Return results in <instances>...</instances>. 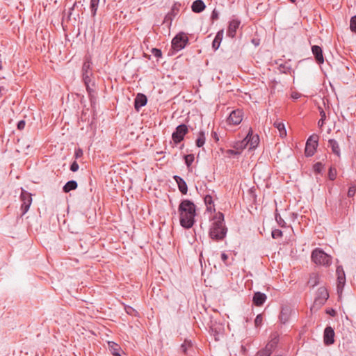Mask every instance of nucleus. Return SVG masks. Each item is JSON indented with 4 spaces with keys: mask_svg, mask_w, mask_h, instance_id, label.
<instances>
[{
    "mask_svg": "<svg viewBox=\"0 0 356 356\" xmlns=\"http://www.w3.org/2000/svg\"><path fill=\"white\" fill-rule=\"evenodd\" d=\"M320 115H321L320 122H322V124H321V126H323L324 124V121L326 118L325 112L323 110H321L320 111Z\"/></svg>",
    "mask_w": 356,
    "mask_h": 356,
    "instance_id": "09e8293b",
    "label": "nucleus"
},
{
    "mask_svg": "<svg viewBox=\"0 0 356 356\" xmlns=\"http://www.w3.org/2000/svg\"><path fill=\"white\" fill-rule=\"evenodd\" d=\"M248 145V142H247L245 138L241 140V141H238V142H236L234 146V147L240 151V152L244 149L245 148H246V147Z\"/></svg>",
    "mask_w": 356,
    "mask_h": 356,
    "instance_id": "cd10ccee",
    "label": "nucleus"
},
{
    "mask_svg": "<svg viewBox=\"0 0 356 356\" xmlns=\"http://www.w3.org/2000/svg\"><path fill=\"white\" fill-rule=\"evenodd\" d=\"M209 332L211 336L213 337L216 341L220 340V338L224 334V326L222 323H217L216 321L211 322L210 325Z\"/></svg>",
    "mask_w": 356,
    "mask_h": 356,
    "instance_id": "6e6552de",
    "label": "nucleus"
},
{
    "mask_svg": "<svg viewBox=\"0 0 356 356\" xmlns=\"http://www.w3.org/2000/svg\"><path fill=\"white\" fill-rule=\"evenodd\" d=\"M174 180L176 181L179 191L186 195L188 192V186L186 181L179 176L175 175L173 177Z\"/></svg>",
    "mask_w": 356,
    "mask_h": 356,
    "instance_id": "6ab92c4d",
    "label": "nucleus"
},
{
    "mask_svg": "<svg viewBox=\"0 0 356 356\" xmlns=\"http://www.w3.org/2000/svg\"><path fill=\"white\" fill-rule=\"evenodd\" d=\"M218 15H219L218 12L216 9H214L211 13V20H213V21L217 20L218 19Z\"/></svg>",
    "mask_w": 356,
    "mask_h": 356,
    "instance_id": "de8ad7c7",
    "label": "nucleus"
},
{
    "mask_svg": "<svg viewBox=\"0 0 356 356\" xmlns=\"http://www.w3.org/2000/svg\"><path fill=\"white\" fill-rule=\"evenodd\" d=\"M222 37H223V30H220L217 33V34L212 42V47L214 50H217L219 48L220 42L222 40Z\"/></svg>",
    "mask_w": 356,
    "mask_h": 356,
    "instance_id": "412c9836",
    "label": "nucleus"
},
{
    "mask_svg": "<svg viewBox=\"0 0 356 356\" xmlns=\"http://www.w3.org/2000/svg\"><path fill=\"white\" fill-rule=\"evenodd\" d=\"M312 51L314 56L315 60L317 63L322 64L324 62V57L323 55V51L321 47L318 45H313L312 47Z\"/></svg>",
    "mask_w": 356,
    "mask_h": 356,
    "instance_id": "f3484780",
    "label": "nucleus"
},
{
    "mask_svg": "<svg viewBox=\"0 0 356 356\" xmlns=\"http://www.w3.org/2000/svg\"><path fill=\"white\" fill-rule=\"evenodd\" d=\"M205 8V3L202 0H195L193 2L191 6L192 11L195 13H200L202 12Z\"/></svg>",
    "mask_w": 356,
    "mask_h": 356,
    "instance_id": "aec40b11",
    "label": "nucleus"
},
{
    "mask_svg": "<svg viewBox=\"0 0 356 356\" xmlns=\"http://www.w3.org/2000/svg\"><path fill=\"white\" fill-rule=\"evenodd\" d=\"M90 76H91V74H86V75H82L83 80L84 81L86 86H90V84L91 83Z\"/></svg>",
    "mask_w": 356,
    "mask_h": 356,
    "instance_id": "a19ab883",
    "label": "nucleus"
},
{
    "mask_svg": "<svg viewBox=\"0 0 356 356\" xmlns=\"http://www.w3.org/2000/svg\"><path fill=\"white\" fill-rule=\"evenodd\" d=\"M86 87L87 92L88 93V95H89V98H90L91 104L92 105L93 104H95V102L96 99V97H95L96 92L92 88H90V85L87 86Z\"/></svg>",
    "mask_w": 356,
    "mask_h": 356,
    "instance_id": "c85d7f7f",
    "label": "nucleus"
},
{
    "mask_svg": "<svg viewBox=\"0 0 356 356\" xmlns=\"http://www.w3.org/2000/svg\"><path fill=\"white\" fill-rule=\"evenodd\" d=\"M125 310H126V312L129 314V315H132V316H134L136 315V313H137V312L131 307H127L125 308Z\"/></svg>",
    "mask_w": 356,
    "mask_h": 356,
    "instance_id": "a18cd8bd",
    "label": "nucleus"
},
{
    "mask_svg": "<svg viewBox=\"0 0 356 356\" xmlns=\"http://www.w3.org/2000/svg\"><path fill=\"white\" fill-rule=\"evenodd\" d=\"M350 29L352 32L356 33V15H355L350 18Z\"/></svg>",
    "mask_w": 356,
    "mask_h": 356,
    "instance_id": "473e14b6",
    "label": "nucleus"
},
{
    "mask_svg": "<svg viewBox=\"0 0 356 356\" xmlns=\"http://www.w3.org/2000/svg\"><path fill=\"white\" fill-rule=\"evenodd\" d=\"M191 346V341H185L184 343L181 346V350L184 353L186 354L188 348H189Z\"/></svg>",
    "mask_w": 356,
    "mask_h": 356,
    "instance_id": "c9c22d12",
    "label": "nucleus"
},
{
    "mask_svg": "<svg viewBox=\"0 0 356 356\" xmlns=\"http://www.w3.org/2000/svg\"><path fill=\"white\" fill-rule=\"evenodd\" d=\"M291 2H294L296 0H290Z\"/></svg>",
    "mask_w": 356,
    "mask_h": 356,
    "instance_id": "052dcab7",
    "label": "nucleus"
},
{
    "mask_svg": "<svg viewBox=\"0 0 356 356\" xmlns=\"http://www.w3.org/2000/svg\"><path fill=\"white\" fill-rule=\"evenodd\" d=\"M271 234L272 237L275 239L282 236V232L276 229L272 231Z\"/></svg>",
    "mask_w": 356,
    "mask_h": 356,
    "instance_id": "4c0bfd02",
    "label": "nucleus"
},
{
    "mask_svg": "<svg viewBox=\"0 0 356 356\" xmlns=\"http://www.w3.org/2000/svg\"><path fill=\"white\" fill-rule=\"evenodd\" d=\"M180 225L185 229L191 228L195 223L196 206L190 200H183L178 207Z\"/></svg>",
    "mask_w": 356,
    "mask_h": 356,
    "instance_id": "f257e3e1",
    "label": "nucleus"
},
{
    "mask_svg": "<svg viewBox=\"0 0 356 356\" xmlns=\"http://www.w3.org/2000/svg\"><path fill=\"white\" fill-rule=\"evenodd\" d=\"M329 298V293L325 287H320L316 293V296L314 299V304L316 305L321 306L325 304Z\"/></svg>",
    "mask_w": 356,
    "mask_h": 356,
    "instance_id": "9d476101",
    "label": "nucleus"
},
{
    "mask_svg": "<svg viewBox=\"0 0 356 356\" xmlns=\"http://www.w3.org/2000/svg\"><path fill=\"white\" fill-rule=\"evenodd\" d=\"M151 51L152 54L156 58H160L162 56V52L159 49L152 48Z\"/></svg>",
    "mask_w": 356,
    "mask_h": 356,
    "instance_id": "58836bf2",
    "label": "nucleus"
},
{
    "mask_svg": "<svg viewBox=\"0 0 356 356\" xmlns=\"http://www.w3.org/2000/svg\"><path fill=\"white\" fill-rule=\"evenodd\" d=\"M205 132L203 130H200L195 140L196 146L198 147H202L205 143Z\"/></svg>",
    "mask_w": 356,
    "mask_h": 356,
    "instance_id": "393cba45",
    "label": "nucleus"
},
{
    "mask_svg": "<svg viewBox=\"0 0 356 356\" xmlns=\"http://www.w3.org/2000/svg\"><path fill=\"white\" fill-rule=\"evenodd\" d=\"M184 159L186 166L189 168L191 166L193 162L194 161V155L192 154H187L184 156Z\"/></svg>",
    "mask_w": 356,
    "mask_h": 356,
    "instance_id": "2f4dec72",
    "label": "nucleus"
},
{
    "mask_svg": "<svg viewBox=\"0 0 356 356\" xmlns=\"http://www.w3.org/2000/svg\"><path fill=\"white\" fill-rule=\"evenodd\" d=\"M78 186L77 182L74 180L68 181L63 187V191L65 193H69L72 190L76 189Z\"/></svg>",
    "mask_w": 356,
    "mask_h": 356,
    "instance_id": "4be33fe9",
    "label": "nucleus"
},
{
    "mask_svg": "<svg viewBox=\"0 0 356 356\" xmlns=\"http://www.w3.org/2000/svg\"><path fill=\"white\" fill-rule=\"evenodd\" d=\"M26 125V122L24 120H20L18 122L17 124V128L18 130L22 131L24 129Z\"/></svg>",
    "mask_w": 356,
    "mask_h": 356,
    "instance_id": "c03bdc74",
    "label": "nucleus"
},
{
    "mask_svg": "<svg viewBox=\"0 0 356 356\" xmlns=\"http://www.w3.org/2000/svg\"><path fill=\"white\" fill-rule=\"evenodd\" d=\"M83 156V151L81 149H78L75 151L74 156L76 159H79Z\"/></svg>",
    "mask_w": 356,
    "mask_h": 356,
    "instance_id": "8fccbe9b",
    "label": "nucleus"
},
{
    "mask_svg": "<svg viewBox=\"0 0 356 356\" xmlns=\"http://www.w3.org/2000/svg\"><path fill=\"white\" fill-rule=\"evenodd\" d=\"M319 284V276L316 273H312L307 282V284L314 288Z\"/></svg>",
    "mask_w": 356,
    "mask_h": 356,
    "instance_id": "a878e982",
    "label": "nucleus"
},
{
    "mask_svg": "<svg viewBox=\"0 0 356 356\" xmlns=\"http://www.w3.org/2000/svg\"><path fill=\"white\" fill-rule=\"evenodd\" d=\"M329 147H331L332 152L337 155L338 156H340V148L339 146V144L337 140L334 139H330L328 140Z\"/></svg>",
    "mask_w": 356,
    "mask_h": 356,
    "instance_id": "b1692460",
    "label": "nucleus"
},
{
    "mask_svg": "<svg viewBox=\"0 0 356 356\" xmlns=\"http://www.w3.org/2000/svg\"><path fill=\"white\" fill-rule=\"evenodd\" d=\"M355 193H356V186H352L349 187V188H348V196L349 197H353L355 195Z\"/></svg>",
    "mask_w": 356,
    "mask_h": 356,
    "instance_id": "79ce46f5",
    "label": "nucleus"
},
{
    "mask_svg": "<svg viewBox=\"0 0 356 356\" xmlns=\"http://www.w3.org/2000/svg\"><path fill=\"white\" fill-rule=\"evenodd\" d=\"M278 70L280 72V73L283 74H291V66L289 63V62H285L283 64H280L278 66Z\"/></svg>",
    "mask_w": 356,
    "mask_h": 356,
    "instance_id": "bb28decb",
    "label": "nucleus"
},
{
    "mask_svg": "<svg viewBox=\"0 0 356 356\" xmlns=\"http://www.w3.org/2000/svg\"><path fill=\"white\" fill-rule=\"evenodd\" d=\"M322 124V122H320V120L318 122V126L321 127V124Z\"/></svg>",
    "mask_w": 356,
    "mask_h": 356,
    "instance_id": "13d9d810",
    "label": "nucleus"
},
{
    "mask_svg": "<svg viewBox=\"0 0 356 356\" xmlns=\"http://www.w3.org/2000/svg\"><path fill=\"white\" fill-rule=\"evenodd\" d=\"M335 333L331 326H327L323 332V341L325 345L330 346L334 343Z\"/></svg>",
    "mask_w": 356,
    "mask_h": 356,
    "instance_id": "f8f14e48",
    "label": "nucleus"
},
{
    "mask_svg": "<svg viewBox=\"0 0 356 356\" xmlns=\"http://www.w3.org/2000/svg\"><path fill=\"white\" fill-rule=\"evenodd\" d=\"M327 314L334 317L337 315V312L334 309H330L327 310Z\"/></svg>",
    "mask_w": 356,
    "mask_h": 356,
    "instance_id": "3c124183",
    "label": "nucleus"
},
{
    "mask_svg": "<svg viewBox=\"0 0 356 356\" xmlns=\"http://www.w3.org/2000/svg\"><path fill=\"white\" fill-rule=\"evenodd\" d=\"M75 4H76V3L74 4V6H75ZM73 9H74V7H72V8H70V10H72Z\"/></svg>",
    "mask_w": 356,
    "mask_h": 356,
    "instance_id": "bf43d9fd",
    "label": "nucleus"
},
{
    "mask_svg": "<svg viewBox=\"0 0 356 356\" xmlns=\"http://www.w3.org/2000/svg\"><path fill=\"white\" fill-rule=\"evenodd\" d=\"M337 177V170L335 168H333L332 167L330 168L329 172H328V177L330 180L333 181L336 179Z\"/></svg>",
    "mask_w": 356,
    "mask_h": 356,
    "instance_id": "f704fd0d",
    "label": "nucleus"
},
{
    "mask_svg": "<svg viewBox=\"0 0 356 356\" xmlns=\"http://www.w3.org/2000/svg\"><path fill=\"white\" fill-rule=\"evenodd\" d=\"M273 125L278 129L281 138H284L286 136V130L283 122L277 120L274 122Z\"/></svg>",
    "mask_w": 356,
    "mask_h": 356,
    "instance_id": "5701e85b",
    "label": "nucleus"
},
{
    "mask_svg": "<svg viewBox=\"0 0 356 356\" xmlns=\"http://www.w3.org/2000/svg\"><path fill=\"white\" fill-rule=\"evenodd\" d=\"M86 74H92L90 72V62L88 60H86L82 67V75Z\"/></svg>",
    "mask_w": 356,
    "mask_h": 356,
    "instance_id": "7c9ffc66",
    "label": "nucleus"
},
{
    "mask_svg": "<svg viewBox=\"0 0 356 356\" xmlns=\"http://www.w3.org/2000/svg\"><path fill=\"white\" fill-rule=\"evenodd\" d=\"M263 321V317L261 314H259L256 316L254 319V324L256 327H259L261 325Z\"/></svg>",
    "mask_w": 356,
    "mask_h": 356,
    "instance_id": "ea45409f",
    "label": "nucleus"
},
{
    "mask_svg": "<svg viewBox=\"0 0 356 356\" xmlns=\"http://www.w3.org/2000/svg\"><path fill=\"white\" fill-rule=\"evenodd\" d=\"M243 120V111L240 109L232 111L227 119L229 124L238 125Z\"/></svg>",
    "mask_w": 356,
    "mask_h": 356,
    "instance_id": "9b49d317",
    "label": "nucleus"
},
{
    "mask_svg": "<svg viewBox=\"0 0 356 356\" xmlns=\"http://www.w3.org/2000/svg\"><path fill=\"white\" fill-rule=\"evenodd\" d=\"M267 296L265 293L255 292L253 296L252 302L255 306H261L266 300Z\"/></svg>",
    "mask_w": 356,
    "mask_h": 356,
    "instance_id": "a211bd4d",
    "label": "nucleus"
},
{
    "mask_svg": "<svg viewBox=\"0 0 356 356\" xmlns=\"http://www.w3.org/2000/svg\"><path fill=\"white\" fill-rule=\"evenodd\" d=\"M300 97V95L298 92H294L291 95V97L294 99H297Z\"/></svg>",
    "mask_w": 356,
    "mask_h": 356,
    "instance_id": "5fc2aeb1",
    "label": "nucleus"
},
{
    "mask_svg": "<svg viewBox=\"0 0 356 356\" xmlns=\"http://www.w3.org/2000/svg\"><path fill=\"white\" fill-rule=\"evenodd\" d=\"M247 142H248V145L250 146V149H254L257 147L259 143V136L257 134L253 135V132L251 128H250L248 133L245 137Z\"/></svg>",
    "mask_w": 356,
    "mask_h": 356,
    "instance_id": "ddd939ff",
    "label": "nucleus"
},
{
    "mask_svg": "<svg viewBox=\"0 0 356 356\" xmlns=\"http://www.w3.org/2000/svg\"><path fill=\"white\" fill-rule=\"evenodd\" d=\"M323 168V165L321 162H317L313 165V170L317 174H319L321 172Z\"/></svg>",
    "mask_w": 356,
    "mask_h": 356,
    "instance_id": "72a5a7b5",
    "label": "nucleus"
},
{
    "mask_svg": "<svg viewBox=\"0 0 356 356\" xmlns=\"http://www.w3.org/2000/svg\"><path fill=\"white\" fill-rule=\"evenodd\" d=\"M318 138L319 137L316 134H313L309 137L305 149L306 156L309 157L314 154L318 146Z\"/></svg>",
    "mask_w": 356,
    "mask_h": 356,
    "instance_id": "423d86ee",
    "label": "nucleus"
},
{
    "mask_svg": "<svg viewBox=\"0 0 356 356\" xmlns=\"http://www.w3.org/2000/svg\"><path fill=\"white\" fill-rule=\"evenodd\" d=\"M79 164L76 161H74L70 165V170L72 172H76L79 170Z\"/></svg>",
    "mask_w": 356,
    "mask_h": 356,
    "instance_id": "49530a36",
    "label": "nucleus"
},
{
    "mask_svg": "<svg viewBox=\"0 0 356 356\" xmlns=\"http://www.w3.org/2000/svg\"><path fill=\"white\" fill-rule=\"evenodd\" d=\"M204 202L207 207L211 205L213 203L212 197L210 195H207L204 197Z\"/></svg>",
    "mask_w": 356,
    "mask_h": 356,
    "instance_id": "37998d69",
    "label": "nucleus"
},
{
    "mask_svg": "<svg viewBox=\"0 0 356 356\" xmlns=\"http://www.w3.org/2000/svg\"><path fill=\"white\" fill-rule=\"evenodd\" d=\"M147 102V98L146 95L142 93H138L135 99H134V108L137 111H139V110L144 106L146 105Z\"/></svg>",
    "mask_w": 356,
    "mask_h": 356,
    "instance_id": "2eb2a0df",
    "label": "nucleus"
},
{
    "mask_svg": "<svg viewBox=\"0 0 356 356\" xmlns=\"http://www.w3.org/2000/svg\"><path fill=\"white\" fill-rule=\"evenodd\" d=\"M228 153L232 155H236L239 154L241 152L237 149H229Z\"/></svg>",
    "mask_w": 356,
    "mask_h": 356,
    "instance_id": "864d4df0",
    "label": "nucleus"
},
{
    "mask_svg": "<svg viewBox=\"0 0 356 356\" xmlns=\"http://www.w3.org/2000/svg\"><path fill=\"white\" fill-rule=\"evenodd\" d=\"M227 229L225 225L224 214L221 212L216 213L209 229V236L211 239L219 241L226 236Z\"/></svg>",
    "mask_w": 356,
    "mask_h": 356,
    "instance_id": "f03ea898",
    "label": "nucleus"
},
{
    "mask_svg": "<svg viewBox=\"0 0 356 356\" xmlns=\"http://www.w3.org/2000/svg\"><path fill=\"white\" fill-rule=\"evenodd\" d=\"M211 136L215 139L216 141H218L219 140L218 136L216 132H212Z\"/></svg>",
    "mask_w": 356,
    "mask_h": 356,
    "instance_id": "6e6d98bb",
    "label": "nucleus"
},
{
    "mask_svg": "<svg viewBox=\"0 0 356 356\" xmlns=\"http://www.w3.org/2000/svg\"><path fill=\"white\" fill-rule=\"evenodd\" d=\"M1 69V65H0V70Z\"/></svg>",
    "mask_w": 356,
    "mask_h": 356,
    "instance_id": "680f3d73",
    "label": "nucleus"
},
{
    "mask_svg": "<svg viewBox=\"0 0 356 356\" xmlns=\"http://www.w3.org/2000/svg\"><path fill=\"white\" fill-rule=\"evenodd\" d=\"M252 42L254 43L255 45H258L259 44V43L257 42H256L255 39H252Z\"/></svg>",
    "mask_w": 356,
    "mask_h": 356,
    "instance_id": "4d7b16f0",
    "label": "nucleus"
},
{
    "mask_svg": "<svg viewBox=\"0 0 356 356\" xmlns=\"http://www.w3.org/2000/svg\"><path fill=\"white\" fill-rule=\"evenodd\" d=\"M188 129L187 125L181 124L178 125L175 131L172 134V138L175 144L177 145L181 143L184 139V136L188 134Z\"/></svg>",
    "mask_w": 356,
    "mask_h": 356,
    "instance_id": "0eeeda50",
    "label": "nucleus"
},
{
    "mask_svg": "<svg viewBox=\"0 0 356 356\" xmlns=\"http://www.w3.org/2000/svg\"><path fill=\"white\" fill-rule=\"evenodd\" d=\"M20 200L22 202V216H24L29 211L32 204V194L21 188Z\"/></svg>",
    "mask_w": 356,
    "mask_h": 356,
    "instance_id": "39448f33",
    "label": "nucleus"
},
{
    "mask_svg": "<svg viewBox=\"0 0 356 356\" xmlns=\"http://www.w3.org/2000/svg\"><path fill=\"white\" fill-rule=\"evenodd\" d=\"M293 309L289 305H284L282 307V309L280 314V320L282 323H286L289 321L290 316H291Z\"/></svg>",
    "mask_w": 356,
    "mask_h": 356,
    "instance_id": "4468645a",
    "label": "nucleus"
},
{
    "mask_svg": "<svg viewBox=\"0 0 356 356\" xmlns=\"http://www.w3.org/2000/svg\"><path fill=\"white\" fill-rule=\"evenodd\" d=\"M275 220L278 225L281 227H285V222L279 213L275 214Z\"/></svg>",
    "mask_w": 356,
    "mask_h": 356,
    "instance_id": "e433bc0d",
    "label": "nucleus"
},
{
    "mask_svg": "<svg viewBox=\"0 0 356 356\" xmlns=\"http://www.w3.org/2000/svg\"><path fill=\"white\" fill-rule=\"evenodd\" d=\"M312 260L316 264L329 266L332 263V257L320 248L314 249L312 252Z\"/></svg>",
    "mask_w": 356,
    "mask_h": 356,
    "instance_id": "7ed1b4c3",
    "label": "nucleus"
},
{
    "mask_svg": "<svg viewBox=\"0 0 356 356\" xmlns=\"http://www.w3.org/2000/svg\"><path fill=\"white\" fill-rule=\"evenodd\" d=\"M221 259L222 261L225 264H227V260L228 259V256L227 254H225V252L222 253L221 254Z\"/></svg>",
    "mask_w": 356,
    "mask_h": 356,
    "instance_id": "603ef678",
    "label": "nucleus"
},
{
    "mask_svg": "<svg viewBox=\"0 0 356 356\" xmlns=\"http://www.w3.org/2000/svg\"><path fill=\"white\" fill-rule=\"evenodd\" d=\"M241 22L238 19H232L229 24L227 29V35L232 38H234L236 35V32L237 29L238 28Z\"/></svg>",
    "mask_w": 356,
    "mask_h": 356,
    "instance_id": "dca6fc26",
    "label": "nucleus"
},
{
    "mask_svg": "<svg viewBox=\"0 0 356 356\" xmlns=\"http://www.w3.org/2000/svg\"><path fill=\"white\" fill-rule=\"evenodd\" d=\"M188 42V38L186 33L181 32L177 34L172 40V48L179 51L183 49Z\"/></svg>",
    "mask_w": 356,
    "mask_h": 356,
    "instance_id": "20e7f679",
    "label": "nucleus"
},
{
    "mask_svg": "<svg viewBox=\"0 0 356 356\" xmlns=\"http://www.w3.org/2000/svg\"><path fill=\"white\" fill-rule=\"evenodd\" d=\"M99 3V0H90V8L92 15L93 17L95 16V15H96Z\"/></svg>",
    "mask_w": 356,
    "mask_h": 356,
    "instance_id": "c756f323",
    "label": "nucleus"
},
{
    "mask_svg": "<svg viewBox=\"0 0 356 356\" xmlns=\"http://www.w3.org/2000/svg\"><path fill=\"white\" fill-rule=\"evenodd\" d=\"M336 273L337 275V291L340 298L342 295L343 289L346 284V275L342 266H337Z\"/></svg>",
    "mask_w": 356,
    "mask_h": 356,
    "instance_id": "1a4fd4ad",
    "label": "nucleus"
}]
</instances>
